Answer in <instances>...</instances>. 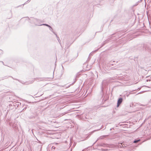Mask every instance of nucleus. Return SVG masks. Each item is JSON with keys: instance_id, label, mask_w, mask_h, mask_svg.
<instances>
[{"instance_id": "9d476101", "label": "nucleus", "mask_w": 151, "mask_h": 151, "mask_svg": "<svg viewBox=\"0 0 151 151\" xmlns=\"http://www.w3.org/2000/svg\"><path fill=\"white\" fill-rule=\"evenodd\" d=\"M3 54V52L2 50L0 49V55H2Z\"/></svg>"}, {"instance_id": "7ed1b4c3", "label": "nucleus", "mask_w": 151, "mask_h": 151, "mask_svg": "<svg viewBox=\"0 0 151 151\" xmlns=\"http://www.w3.org/2000/svg\"><path fill=\"white\" fill-rule=\"evenodd\" d=\"M21 103L19 102H17L15 103H13V105L15 106H17V107H18L20 105Z\"/></svg>"}, {"instance_id": "1a4fd4ad", "label": "nucleus", "mask_w": 151, "mask_h": 151, "mask_svg": "<svg viewBox=\"0 0 151 151\" xmlns=\"http://www.w3.org/2000/svg\"><path fill=\"white\" fill-rule=\"evenodd\" d=\"M58 40L60 44H61V42L60 38H58Z\"/></svg>"}, {"instance_id": "9b49d317", "label": "nucleus", "mask_w": 151, "mask_h": 151, "mask_svg": "<svg viewBox=\"0 0 151 151\" xmlns=\"http://www.w3.org/2000/svg\"><path fill=\"white\" fill-rule=\"evenodd\" d=\"M0 62L1 63L3 64V65H5L4 64V63L3 62V61H0Z\"/></svg>"}, {"instance_id": "6e6552de", "label": "nucleus", "mask_w": 151, "mask_h": 151, "mask_svg": "<svg viewBox=\"0 0 151 151\" xmlns=\"http://www.w3.org/2000/svg\"><path fill=\"white\" fill-rule=\"evenodd\" d=\"M98 49H97V50H95L94 51H93L90 54V55H92L93 54V53L95 52H96L97 50H98Z\"/></svg>"}, {"instance_id": "4468645a", "label": "nucleus", "mask_w": 151, "mask_h": 151, "mask_svg": "<svg viewBox=\"0 0 151 151\" xmlns=\"http://www.w3.org/2000/svg\"><path fill=\"white\" fill-rule=\"evenodd\" d=\"M107 149H104L103 150V151H106V150H107Z\"/></svg>"}, {"instance_id": "a211bd4d", "label": "nucleus", "mask_w": 151, "mask_h": 151, "mask_svg": "<svg viewBox=\"0 0 151 151\" xmlns=\"http://www.w3.org/2000/svg\"><path fill=\"white\" fill-rule=\"evenodd\" d=\"M111 129H111H111H110V130H111Z\"/></svg>"}, {"instance_id": "f257e3e1", "label": "nucleus", "mask_w": 151, "mask_h": 151, "mask_svg": "<svg viewBox=\"0 0 151 151\" xmlns=\"http://www.w3.org/2000/svg\"><path fill=\"white\" fill-rule=\"evenodd\" d=\"M123 101V99L122 98H119L117 101V107H118L120 104Z\"/></svg>"}, {"instance_id": "39448f33", "label": "nucleus", "mask_w": 151, "mask_h": 151, "mask_svg": "<svg viewBox=\"0 0 151 151\" xmlns=\"http://www.w3.org/2000/svg\"><path fill=\"white\" fill-rule=\"evenodd\" d=\"M145 49L146 50H147L150 52H151V48L149 47H145Z\"/></svg>"}, {"instance_id": "20e7f679", "label": "nucleus", "mask_w": 151, "mask_h": 151, "mask_svg": "<svg viewBox=\"0 0 151 151\" xmlns=\"http://www.w3.org/2000/svg\"><path fill=\"white\" fill-rule=\"evenodd\" d=\"M106 135H104V136H100L99 138H98L97 139L96 141L95 142V143H94V144L98 140H99L100 139H102L104 138V137H106Z\"/></svg>"}, {"instance_id": "2eb2a0df", "label": "nucleus", "mask_w": 151, "mask_h": 151, "mask_svg": "<svg viewBox=\"0 0 151 151\" xmlns=\"http://www.w3.org/2000/svg\"><path fill=\"white\" fill-rule=\"evenodd\" d=\"M7 112H6V116L7 115Z\"/></svg>"}, {"instance_id": "aec40b11", "label": "nucleus", "mask_w": 151, "mask_h": 151, "mask_svg": "<svg viewBox=\"0 0 151 151\" xmlns=\"http://www.w3.org/2000/svg\"><path fill=\"white\" fill-rule=\"evenodd\" d=\"M147 81H148V80H147Z\"/></svg>"}, {"instance_id": "ddd939ff", "label": "nucleus", "mask_w": 151, "mask_h": 151, "mask_svg": "<svg viewBox=\"0 0 151 151\" xmlns=\"http://www.w3.org/2000/svg\"><path fill=\"white\" fill-rule=\"evenodd\" d=\"M141 47H142L144 49V46L142 45Z\"/></svg>"}, {"instance_id": "423d86ee", "label": "nucleus", "mask_w": 151, "mask_h": 151, "mask_svg": "<svg viewBox=\"0 0 151 151\" xmlns=\"http://www.w3.org/2000/svg\"><path fill=\"white\" fill-rule=\"evenodd\" d=\"M140 140V139H135L133 141V142L134 143H136L139 142Z\"/></svg>"}, {"instance_id": "0eeeda50", "label": "nucleus", "mask_w": 151, "mask_h": 151, "mask_svg": "<svg viewBox=\"0 0 151 151\" xmlns=\"http://www.w3.org/2000/svg\"><path fill=\"white\" fill-rule=\"evenodd\" d=\"M67 113L66 112H65L62 113V114H60L61 116H62L63 115H64L65 114H66Z\"/></svg>"}, {"instance_id": "dca6fc26", "label": "nucleus", "mask_w": 151, "mask_h": 151, "mask_svg": "<svg viewBox=\"0 0 151 151\" xmlns=\"http://www.w3.org/2000/svg\"><path fill=\"white\" fill-rule=\"evenodd\" d=\"M45 25H46V26H48V25H47V24H45Z\"/></svg>"}, {"instance_id": "f8f14e48", "label": "nucleus", "mask_w": 151, "mask_h": 151, "mask_svg": "<svg viewBox=\"0 0 151 151\" xmlns=\"http://www.w3.org/2000/svg\"><path fill=\"white\" fill-rule=\"evenodd\" d=\"M107 41H105L104 42V44H105L106 43H107Z\"/></svg>"}, {"instance_id": "f03ea898", "label": "nucleus", "mask_w": 151, "mask_h": 151, "mask_svg": "<svg viewBox=\"0 0 151 151\" xmlns=\"http://www.w3.org/2000/svg\"><path fill=\"white\" fill-rule=\"evenodd\" d=\"M106 81V80H104L102 82V88L105 87L107 85Z\"/></svg>"}, {"instance_id": "412c9836", "label": "nucleus", "mask_w": 151, "mask_h": 151, "mask_svg": "<svg viewBox=\"0 0 151 151\" xmlns=\"http://www.w3.org/2000/svg\"><path fill=\"white\" fill-rule=\"evenodd\" d=\"M72 43H72H70V44H71Z\"/></svg>"}, {"instance_id": "6ab92c4d", "label": "nucleus", "mask_w": 151, "mask_h": 151, "mask_svg": "<svg viewBox=\"0 0 151 151\" xmlns=\"http://www.w3.org/2000/svg\"><path fill=\"white\" fill-rule=\"evenodd\" d=\"M101 129V128H100V129H99H99ZM99 130V129H98V130H97V131H98Z\"/></svg>"}, {"instance_id": "f3484780", "label": "nucleus", "mask_w": 151, "mask_h": 151, "mask_svg": "<svg viewBox=\"0 0 151 151\" xmlns=\"http://www.w3.org/2000/svg\"><path fill=\"white\" fill-rule=\"evenodd\" d=\"M139 50H142V49H140V48H139Z\"/></svg>"}]
</instances>
